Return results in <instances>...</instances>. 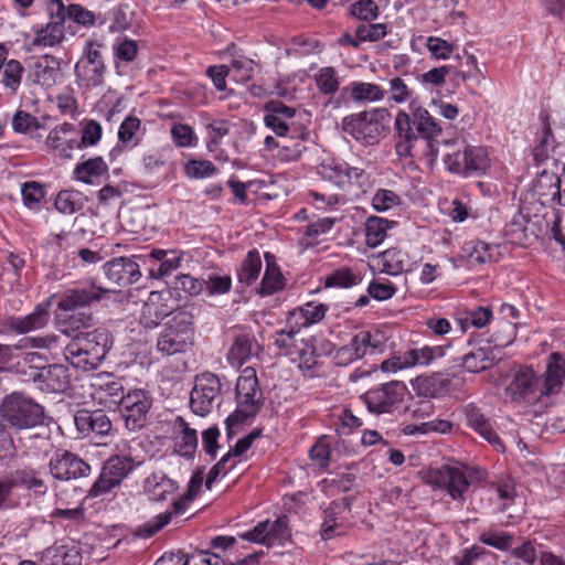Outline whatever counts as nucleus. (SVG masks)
<instances>
[{
	"label": "nucleus",
	"instance_id": "c756f323",
	"mask_svg": "<svg viewBox=\"0 0 565 565\" xmlns=\"http://www.w3.org/2000/svg\"><path fill=\"white\" fill-rule=\"evenodd\" d=\"M184 565H258V555L248 554L242 558L230 559L221 554L201 550L190 555L184 554Z\"/></svg>",
	"mask_w": 565,
	"mask_h": 565
},
{
	"label": "nucleus",
	"instance_id": "774afa93",
	"mask_svg": "<svg viewBox=\"0 0 565 565\" xmlns=\"http://www.w3.org/2000/svg\"><path fill=\"white\" fill-rule=\"evenodd\" d=\"M360 278L354 275L349 268H340L329 275L326 279V285L329 287L349 288L356 285Z\"/></svg>",
	"mask_w": 565,
	"mask_h": 565
},
{
	"label": "nucleus",
	"instance_id": "e433bc0d",
	"mask_svg": "<svg viewBox=\"0 0 565 565\" xmlns=\"http://www.w3.org/2000/svg\"><path fill=\"white\" fill-rule=\"evenodd\" d=\"M326 312L327 306L310 301L290 311L288 322L295 324L297 329L309 327L320 322L324 318Z\"/></svg>",
	"mask_w": 565,
	"mask_h": 565
},
{
	"label": "nucleus",
	"instance_id": "423d86ee",
	"mask_svg": "<svg viewBox=\"0 0 565 565\" xmlns=\"http://www.w3.org/2000/svg\"><path fill=\"white\" fill-rule=\"evenodd\" d=\"M236 398L238 407L225 420L228 430H231L233 426L243 424L247 419L253 418L263 404V393L258 385L256 371L253 367L244 369L238 376L236 382Z\"/></svg>",
	"mask_w": 565,
	"mask_h": 565
},
{
	"label": "nucleus",
	"instance_id": "9b49d317",
	"mask_svg": "<svg viewBox=\"0 0 565 565\" xmlns=\"http://www.w3.org/2000/svg\"><path fill=\"white\" fill-rule=\"evenodd\" d=\"M151 404V397L145 390L136 388L126 393L118 408L129 431H138L146 426Z\"/></svg>",
	"mask_w": 565,
	"mask_h": 565
},
{
	"label": "nucleus",
	"instance_id": "b1692460",
	"mask_svg": "<svg viewBox=\"0 0 565 565\" xmlns=\"http://www.w3.org/2000/svg\"><path fill=\"white\" fill-rule=\"evenodd\" d=\"M540 118L542 120V130L536 134V143L533 149L534 159L537 163L550 158L557 161V156L562 153L564 146L556 142L548 122V115L541 113Z\"/></svg>",
	"mask_w": 565,
	"mask_h": 565
},
{
	"label": "nucleus",
	"instance_id": "680f3d73",
	"mask_svg": "<svg viewBox=\"0 0 565 565\" xmlns=\"http://www.w3.org/2000/svg\"><path fill=\"white\" fill-rule=\"evenodd\" d=\"M349 13L363 21H372L379 17L380 10L374 0H359L349 8Z\"/></svg>",
	"mask_w": 565,
	"mask_h": 565
},
{
	"label": "nucleus",
	"instance_id": "4c0bfd02",
	"mask_svg": "<svg viewBox=\"0 0 565 565\" xmlns=\"http://www.w3.org/2000/svg\"><path fill=\"white\" fill-rule=\"evenodd\" d=\"M146 260L160 262L159 267L149 268V276L156 279L163 278L180 267L182 256L174 250L153 249L149 255L145 256Z\"/></svg>",
	"mask_w": 565,
	"mask_h": 565
},
{
	"label": "nucleus",
	"instance_id": "13d9d810",
	"mask_svg": "<svg viewBox=\"0 0 565 565\" xmlns=\"http://www.w3.org/2000/svg\"><path fill=\"white\" fill-rule=\"evenodd\" d=\"M14 486L21 484L28 489H32L40 494H44L46 492V486L44 481L38 476L36 471L33 469H20L17 470L13 478Z\"/></svg>",
	"mask_w": 565,
	"mask_h": 565
},
{
	"label": "nucleus",
	"instance_id": "052dcab7",
	"mask_svg": "<svg viewBox=\"0 0 565 565\" xmlns=\"http://www.w3.org/2000/svg\"><path fill=\"white\" fill-rule=\"evenodd\" d=\"M255 66L253 60L235 58L228 67L230 76L237 83H246L253 78Z\"/></svg>",
	"mask_w": 565,
	"mask_h": 565
},
{
	"label": "nucleus",
	"instance_id": "c03bdc74",
	"mask_svg": "<svg viewBox=\"0 0 565 565\" xmlns=\"http://www.w3.org/2000/svg\"><path fill=\"white\" fill-rule=\"evenodd\" d=\"M140 461H135L129 456H111L108 458L104 466L103 470L107 472V475L113 478L116 482L121 484L124 479L138 466Z\"/></svg>",
	"mask_w": 565,
	"mask_h": 565
},
{
	"label": "nucleus",
	"instance_id": "bf43d9fd",
	"mask_svg": "<svg viewBox=\"0 0 565 565\" xmlns=\"http://www.w3.org/2000/svg\"><path fill=\"white\" fill-rule=\"evenodd\" d=\"M305 135L306 134L302 132L300 138H294V137L286 138L281 142V146H279V150H278L279 158L285 161L298 160L301 157L303 150L306 149V147L303 145Z\"/></svg>",
	"mask_w": 565,
	"mask_h": 565
},
{
	"label": "nucleus",
	"instance_id": "ddd939ff",
	"mask_svg": "<svg viewBox=\"0 0 565 565\" xmlns=\"http://www.w3.org/2000/svg\"><path fill=\"white\" fill-rule=\"evenodd\" d=\"M242 540L265 545H282L291 536L288 518L280 515L276 520L259 522L252 530L238 535Z\"/></svg>",
	"mask_w": 565,
	"mask_h": 565
},
{
	"label": "nucleus",
	"instance_id": "6ab92c4d",
	"mask_svg": "<svg viewBox=\"0 0 565 565\" xmlns=\"http://www.w3.org/2000/svg\"><path fill=\"white\" fill-rule=\"evenodd\" d=\"M104 273L108 280L111 291H116L117 287H125L135 284L141 276L139 265L127 257H118L107 262L104 265Z\"/></svg>",
	"mask_w": 565,
	"mask_h": 565
},
{
	"label": "nucleus",
	"instance_id": "69168bd1",
	"mask_svg": "<svg viewBox=\"0 0 565 565\" xmlns=\"http://www.w3.org/2000/svg\"><path fill=\"white\" fill-rule=\"evenodd\" d=\"M81 206L78 194L73 191L63 190L56 195L55 207L63 214H73L78 211Z\"/></svg>",
	"mask_w": 565,
	"mask_h": 565
},
{
	"label": "nucleus",
	"instance_id": "a18cd8bd",
	"mask_svg": "<svg viewBox=\"0 0 565 565\" xmlns=\"http://www.w3.org/2000/svg\"><path fill=\"white\" fill-rule=\"evenodd\" d=\"M265 257L267 265L258 292L262 296H269L281 290L285 282L279 267L274 262H270V258H273L270 254L267 253Z\"/></svg>",
	"mask_w": 565,
	"mask_h": 565
},
{
	"label": "nucleus",
	"instance_id": "7ed1b4c3",
	"mask_svg": "<svg viewBox=\"0 0 565 565\" xmlns=\"http://www.w3.org/2000/svg\"><path fill=\"white\" fill-rule=\"evenodd\" d=\"M0 418L15 431L33 429L44 424V407L23 392L7 394L0 402Z\"/></svg>",
	"mask_w": 565,
	"mask_h": 565
},
{
	"label": "nucleus",
	"instance_id": "5fc2aeb1",
	"mask_svg": "<svg viewBox=\"0 0 565 565\" xmlns=\"http://www.w3.org/2000/svg\"><path fill=\"white\" fill-rule=\"evenodd\" d=\"M529 218L521 212H516L505 225V234L513 243H523L527 239Z\"/></svg>",
	"mask_w": 565,
	"mask_h": 565
},
{
	"label": "nucleus",
	"instance_id": "4468645a",
	"mask_svg": "<svg viewBox=\"0 0 565 565\" xmlns=\"http://www.w3.org/2000/svg\"><path fill=\"white\" fill-rule=\"evenodd\" d=\"M52 477L58 481H71L90 475V466L78 455L68 450H57L49 461Z\"/></svg>",
	"mask_w": 565,
	"mask_h": 565
},
{
	"label": "nucleus",
	"instance_id": "dca6fc26",
	"mask_svg": "<svg viewBox=\"0 0 565 565\" xmlns=\"http://www.w3.org/2000/svg\"><path fill=\"white\" fill-rule=\"evenodd\" d=\"M89 386L92 399L105 407L118 405L126 395L122 379L113 373L93 375Z\"/></svg>",
	"mask_w": 565,
	"mask_h": 565
},
{
	"label": "nucleus",
	"instance_id": "603ef678",
	"mask_svg": "<svg viewBox=\"0 0 565 565\" xmlns=\"http://www.w3.org/2000/svg\"><path fill=\"white\" fill-rule=\"evenodd\" d=\"M448 381L439 375L418 377L415 390L417 394L428 398H435L447 392Z\"/></svg>",
	"mask_w": 565,
	"mask_h": 565
},
{
	"label": "nucleus",
	"instance_id": "de8ad7c7",
	"mask_svg": "<svg viewBox=\"0 0 565 565\" xmlns=\"http://www.w3.org/2000/svg\"><path fill=\"white\" fill-rule=\"evenodd\" d=\"M344 90H350V95L355 102H379L385 96L379 85L365 82H352Z\"/></svg>",
	"mask_w": 565,
	"mask_h": 565
},
{
	"label": "nucleus",
	"instance_id": "a878e982",
	"mask_svg": "<svg viewBox=\"0 0 565 565\" xmlns=\"http://www.w3.org/2000/svg\"><path fill=\"white\" fill-rule=\"evenodd\" d=\"M75 132L73 124H63L52 129L46 138L47 149L62 159H71L73 151L78 149L77 140L70 135Z\"/></svg>",
	"mask_w": 565,
	"mask_h": 565
},
{
	"label": "nucleus",
	"instance_id": "473e14b6",
	"mask_svg": "<svg viewBox=\"0 0 565 565\" xmlns=\"http://www.w3.org/2000/svg\"><path fill=\"white\" fill-rule=\"evenodd\" d=\"M349 343L362 359L366 354L382 353L386 347V339L379 330H361L352 337Z\"/></svg>",
	"mask_w": 565,
	"mask_h": 565
},
{
	"label": "nucleus",
	"instance_id": "3c124183",
	"mask_svg": "<svg viewBox=\"0 0 565 565\" xmlns=\"http://www.w3.org/2000/svg\"><path fill=\"white\" fill-rule=\"evenodd\" d=\"M255 347L247 335L237 337L227 354L230 364L235 367L242 366L252 356Z\"/></svg>",
	"mask_w": 565,
	"mask_h": 565
},
{
	"label": "nucleus",
	"instance_id": "f704fd0d",
	"mask_svg": "<svg viewBox=\"0 0 565 565\" xmlns=\"http://www.w3.org/2000/svg\"><path fill=\"white\" fill-rule=\"evenodd\" d=\"M42 565H82V555L75 545H53L40 554Z\"/></svg>",
	"mask_w": 565,
	"mask_h": 565
},
{
	"label": "nucleus",
	"instance_id": "f3484780",
	"mask_svg": "<svg viewBox=\"0 0 565 565\" xmlns=\"http://www.w3.org/2000/svg\"><path fill=\"white\" fill-rule=\"evenodd\" d=\"M111 289V287H102L94 282L79 284L66 289L62 294L57 307L62 311H72L81 307H87L102 300Z\"/></svg>",
	"mask_w": 565,
	"mask_h": 565
},
{
	"label": "nucleus",
	"instance_id": "1a4fd4ad",
	"mask_svg": "<svg viewBox=\"0 0 565 565\" xmlns=\"http://www.w3.org/2000/svg\"><path fill=\"white\" fill-rule=\"evenodd\" d=\"M444 162L449 171L465 177L483 173L490 166L483 148L465 145L447 153Z\"/></svg>",
	"mask_w": 565,
	"mask_h": 565
},
{
	"label": "nucleus",
	"instance_id": "c85d7f7f",
	"mask_svg": "<svg viewBox=\"0 0 565 565\" xmlns=\"http://www.w3.org/2000/svg\"><path fill=\"white\" fill-rule=\"evenodd\" d=\"M96 319L92 312L77 311L58 320V330L64 335L73 339L77 337H84L90 332V329H95Z\"/></svg>",
	"mask_w": 565,
	"mask_h": 565
},
{
	"label": "nucleus",
	"instance_id": "9d476101",
	"mask_svg": "<svg viewBox=\"0 0 565 565\" xmlns=\"http://www.w3.org/2000/svg\"><path fill=\"white\" fill-rule=\"evenodd\" d=\"M542 381L532 367L521 366L505 387V394L515 403L534 404L543 396Z\"/></svg>",
	"mask_w": 565,
	"mask_h": 565
},
{
	"label": "nucleus",
	"instance_id": "79ce46f5",
	"mask_svg": "<svg viewBox=\"0 0 565 565\" xmlns=\"http://www.w3.org/2000/svg\"><path fill=\"white\" fill-rule=\"evenodd\" d=\"M395 224L396 222L383 217L369 216L364 225L366 246L375 248L381 245L387 235V231Z\"/></svg>",
	"mask_w": 565,
	"mask_h": 565
},
{
	"label": "nucleus",
	"instance_id": "0e129e2a",
	"mask_svg": "<svg viewBox=\"0 0 565 565\" xmlns=\"http://www.w3.org/2000/svg\"><path fill=\"white\" fill-rule=\"evenodd\" d=\"M401 204V198L393 191L379 189L372 198V206L377 212H385Z\"/></svg>",
	"mask_w": 565,
	"mask_h": 565
},
{
	"label": "nucleus",
	"instance_id": "412c9836",
	"mask_svg": "<svg viewBox=\"0 0 565 565\" xmlns=\"http://www.w3.org/2000/svg\"><path fill=\"white\" fill-rule=\"evenodd\" d=\"M296 109L285 105L280 100H270L265 104L264 122L279 137H287L291 126Z\"/></svg>",
	"mask_w": 565,
	"mask_h": 565
},
{
	"label": "nucleus",
	"instance_id": "49530a36",
	"mask_svg": "<svg viewBox=\"0 0 565 565\" xmlns=\"http://www.w3.org/2000/svg\"><path fill=\"white\" fill-rule=\"evenodd\" d=\"M262 269V258L257 249H252L247 253L245 259L242 262L241 268L237 273L238 281L250 286L254 284Z\"/></svg>",
	"mask_w": 565,
	"mask_h": 565
},
{
	"label": "nucleus",
	"instance_id": "4d7b16f0",
	"mask_svg": "<svg viewBox=\"0 0 565 565\" xmlns=\"http://www.w3.org/2000/svg\"><path fill=\"white\" fill-rule=\"evenodd\" d=\"M1 83L15 93L21 84L24 67L18 60L7 61L3 66Z\"/></svg>",
	"mask_w": 565,
	"mask_h": 565
},
{
	"label": "nucleus",
	"instance_id": "2eb2a0df",
	"mask_svg": "<svg viewBox=\"0 0 565 565\" xmlns=\"http://www.w3.org/2000/svg\"><path fill=\"white\" fill-rule=\"evenodd\" d=\"M317 173L322 179L333 183L341 189H345L352 185L361 188L366 180V174L363 169L349 167L348 163L338 161L335 159L323 160L317 167Z\"/></svg>",
	"mask_w": 565,
	"mask_h": 565
},
{
	"label": "nucleus",
	"instance_id": "7c9ffc66",
	"mask_svg": "<svg viewBox=\"0 0 565 565\" xmlns=\"http://www.w3.org/2000/svg\"><path fill=\"white\" fill-rule=\"evenodd\" d=\"M34 382L43 383V388L53 393L65 392L71 383L68 369L62 364H53L42 367L34 375Z\"/></svg>",
	"mask_w": 565,
	"mask_h": 565
},
{
	"label": "nucleus",
	"instance_id": "cd10ccee",
	"mask_svg": "<svg viewBox=\"0 0 565 565\" xmlns=\"http://www.w3.org/2000/svg\"><path fill=\"white\" fill-rule=\"evenodd\" d=\"M565 180H561L556 172L543 170L534 181V192L544 201L557 200L564 205Z\"/></svg>",
	"mask_w": 565,
	"mask_h": 565
},
{
	"label": "nucleus",
	"instance_id": "6e6552de",
	"mask_svg": "<svg viewBox=\"0 0 565 565\" xmlns=\"http://www.w3.org/2000/svg\"><path fill=\"white\" fill-rule=\"evenodd\" d=\"M407 393V387L403 382L391 381L370 388L361 398L370 413L391 414L401 405Z\"/></svg>",
	"mask_w": 565,
	"mask_h": 565
},
{
	"label": "nucleus",
	"instance_id": "c9c22d12",
	"mask_svg": "<svg viewBox=\"0 0 565 565\" xmlns=\"http://www.w3.org/2000/svg\"><path fill=\"white\" fill-rule=\"evenodd\" d=\"M190 501L191 500L188 499V495H184L179 500H174L172 504L173 511H166L163 513H160L153 520L138 526L136 530V535L141 539H149L153 536L156 533H158L161 529H163L167 524L170 523L174 514L183 513Z\"/></svg>",
	"mask_w": 565,
	"mask_h": 565
},
{
	"label": "nucleus",
	"instance_id": "37998d69",
	"mask_svg": "<svg viewBox=\"0 0 565 565\" xmlns=\"http://www.w3.org/2000/svg\"><path fill=\"white\" fill-rule=\"evenodd\" d=\"M458 64H452L451 81L459 85L468 79L480 81L481 71L478 66V61L473 55L465 54L463 57L457 56Z\"/></svg>",
	"mask_w": 565,
	"mask_h": 565
},
{
	"label": "nucleus",
	"instance_id": "e2e57ef3",
	"mask_svg": "<svg viewBox=\"0 0 565 565\" xmlns=\"http://www.w3.org/2000/svg\"><path fill=\"white\" fill-rule=\"evenodd\" d=\"M468 260L473 264H486L492 259L490 245L482 241L467 243Z\"/></svg>",
	"mask_w": 565,
	"mask_h": 565
},
{
	"label": "nucleus",
	"instance_id": "ea45409f",
	"mask_svg": "<svg viewBox=\"0 0 565 565\" xmlns=\"http://www.w3.org/2000/svg\"><path fill=\"white\" fill-rule=\"evenodd\" d=\"M377 258L381 260L382 271L388 275H398L407 271L411 266L408 254L396 247L380 253Z\"/></svg>",
	"mask_w": 565,
	"mask_h": 565
},
{
	"label": "nucleus",
	"instance_id": "5701e85b",
	"mask_svg": "<svg viewBox=\"0 0 565 565\" xmlns=\"http://www.w3.org/2000/svg\"><path fill=\"white\" fill-rule=\"evenodd\" d=\"M56 6V17L44 28L36 31L32 44L34 46L53 47L60 44L64 38L65 7L61 0H52L51 7Z\"/></svg>",
	"mask_w": 565,
	"mask_h": 565
},
{
	"label": "nucleus",
	"instance_id": "2f4dec72",
	"mask_svg": "<svg viewBox=\"0 0 565 565\" xmlns=\"http://www.w3.org/2000/svg\"><path fill=\"white\" fill-rule=\"evenodd\" d=\"M565 381V355L559 352L550 354L545 379L542 382L543 391L546 396L559 392Z\"/></svg>",
	"mask_w": 565,
	"mask_h": 565
},
{
	"label": "nucleus",
	"instance_id": "09e8293b",
	"mask_svg": "<svg viewBox=\"0 0 565 565\" xmlns=\"http://www.w3.org/2000/svg\"><path fill=\"white\" fill-rule=\"evenodd\" d=\"M404 354L406 359L405 364L408 365V367L428 365L435 358L443 356L445 354V348L425 345L422 348L411 349Z\"/></svg>",
	"mask_w": 565,
	"mask_h": 565
},
{
	"label": "nucleus",
	"instance_id": "4be33fe9",
	"mask_svg": "<svg viewBox=\"0 0 565 565\" xmlns=\"http://www.w3.org/2000/svg\"><path fill=\"white\" fill-rule=\"evenodd\" d=\"M51 301L46 300L35 306L34 310L24 317H10L6 326L12 332L25 334L43 329L50 321Z\"/></svg>",
	"mask_w": 565,
	"mask_h": 565
},
{
	"label": "nucleus",
	"instance_id": "a19ab883",
	"mask_svg": "<svg viewBox=\"0 0 565 565\" xmlns=\"http://www.w3.org/2000/svg\"><path fill=\"white\" fill-rule=\"evenodd\" d=\"M343 509L344 507L332 503L324 511V520L321 524V536L323 540H331L345 533L347 525L343 518L339 515Z\"/></svg>",
	"mask_w": 565,
	"mask_h": 565
},
{
	"label": "nucleus",
	"instance_id": "8fccbe9b",
	"mask_svg": "<svg viewBox=\"0 0 565 565\" xmlns=\"http://www.w3.org/2000/svg\"><path fill=\"white\" fill-rule=\"evenodd\" d=\"M108 170L107 163L102 157L88 159L76 166L75 178L84 183H92V178L100 177Z\"/></svg>",
	"mask_w": 565,
	"mask_h": 565
},
{
	"label": "nucleus",
	"instance_id": "864d4df0",
	"mask_svg": "<svg viewBox=\"0 0 565 565\" xmlns=\"http://www.w3.org/2000/svg\"><path fill=\"white\" fill-rule=\"evenodd\" d=\"M493 360L488 348H478L465 354L462 365L468 372L476 373L486 370Z\"/></svg>",
	"mask_w": 565,
	"mask_h": 565
},
{
	"label": "nucleus",
	"instance_id": "f257e3e1",
	"mask_svg": "<svg viewBox=\"0 0 565 565\" xmlns=\"http://www.w3.org/2000/svg\"><path fill=\"white\" fill-rule=\"evenodd\" d=\"M411 114L404 110L395 117V151L399 158L412 157V150L418 139L425 140L424 153L431 160L438 157L436 138L441 135V127L429 111L415 103L409 105Z\"/></svg>",
	"mask_w": 565,
	"mask_h": 565
},
{
	"label": "nucleus",
	"instance_id": "20e7f679",
	"mask_svg": "<svg viewBox=\"0 0 565 565\" xmlns=\"http://www.w3.org/2000/svg\"><path fill=\"white\" fill-rule=\"evenodd\" d=\"M482 479V472L469 467L444 465L425 472L427 484L446 490L452 500L463 502L468 488Z\"/></svg>",
	"mask_w": 565,
	"mask_h": 565
},
{
	"label": "nucleus",
	"instance_id": "aec40b11",
	"mask_svg": "<svg viewBox=\"0 0 565 565\" xmlns=\"http://www.w3.org/2000/svg\"><path fill=\"white\" fill-rule=\"evenodd\" d=\"M74 424L82 437L92 434L107 436L111 430V420L102 409H79L74 415Z\"/></svg>",
	"mask_w": 565,
	"mask_h": 565
},
{
	"label": "nucleus",
	"instance_id": "f03ea898",
	"mask_svg": "<svg viewBox=\"0 0 565 565\" xmlns=\"http://www.w3.org/2000/svg\"><path fill=\"white\" fill-rule=\"evenodd\" d=\"M111 347V333L105 328H95L86 335L71 340L63 354L75 369L90 371L102 364Z\"/></svg>",
	"mask_w": 565,
	"mask_h": 565
},
{
	"label": "nucleus",
	"instance_id": "72a5a7b5",
	"mask_svg": "<svg viewBox=\"0 0 565 565\" xmlns=\"http://www.w3.org/2000/svg\"><path fill=\"white\" fill-rule=\"evenodd\" d=\"M468 425L481 437L489 441L497 450L504 451V445L493 430L488 418L475 406L468 405L465 409Z\"/></svg>",
	"mask_w": 565,
	"mask_h": 565
},
{
	"label": "nucleus",
	"instance_id": "bb28decb",
	"mask_svg": "<svg viewBox=\"0 0 565 565\" xmlns=\"http://www.w3.org/2000/svg\"><path fill=\"white\" fill-rule=\"evenodd\" d=\"M174 451L182 457L192 458L196 451L199 439L195 429L185 419L178 416L172 425Z\"/></svg>",
	"mask_w": 565,
	"mask_h": 565
},
{
	"label": "nucleus",
	"instance_id": "0eeeda50",
	"mask_svg": "<svg viewBox=\"0 0 565 565\" xmlns=\"http://www.w3.org/2000/svg\"><path fill=\"white\" fill-rule=\"evenodd\" d=\"M193 317L188 311H178L169 319L159 334L157 349L164 355L185 352L192 345Z\"/></svg>",
	"mask_w": 565,
	"mask_h": 565
},
{
	"label": "nucleus",
	"instance_id": "a211bd4d",
	"mask_svg": "<svg viewBox=\"0 0 565 565\" xmlns=\"http://www.w3.org/2000/svg\"><path fill=\"white\" fill-rule=\"evenodd\" d=\"M106 66L102 53L92 43L75 65V75L85 87L99 86L104 81Z\"/></svg>",
	"mask_w": 565,
	"mask_h": 565
},
{
	"label": "nucleus",
	"instance_id": "f8f14e48",
	"mask_svg": "<svg viewBox=\"0 0 565 565\" xmlns=\"http://www.w3.org/2000/svg\"><path fill=\"white\" fill-rule=\"evenodd\" d=\"M222 385L218 377L210 372L195 376L194 387L190 395V406L194 414L207 415L218 405Z\"/></svg>",
	"mask_w": 565,
	"mask_h": 565
},
{
	"label": "nucleus",
	"instance_id": "58836bf2",
	"mask_svg": "<svg viewBox=\"0 0 565 565\" xmlns=\"http://www.w3.org/2000/svg\"><path fill=\"white\" fill-rule=\"evenodd\" d=\"M145 489L149 498L154 501L167 500L178 489L175 481L168 478L162 471L151 473L145 481Z\"/></svg>",
	"mask_w": 565,
	"mask_h": 565
},
{
	"label": "nucleus",
	"instance_id": "39448f33",
	"mask_svg": "<svg viewBox=\"0 0 565 565\" xmlns=\"http://www.w3.org/2000/svg\"><path fill=\"white\" fill-rule=\"evenodd\" d=\"M391 114L384 108H373L347 116L342 120V129L356 141L374 145L386 134Z\"/></svg>",
	"mask_w": 565,
	"mask_h": 565
},
{
	"label": "nucleus",
	"instance_id": "393cba45",
	"mask_svg": "<svg viewBox=\"0 0 565 565\" xmlns=\"http://www.w3.org/2000/svg\"><path fill=\"white\" fill-rule=\"evenodd\" d=\"M31 75L34 84L45 89L52 88L61 83L63 77L61 61L51 54H45L33 63Z\"/></svg>",
	"mask_w": 565,
	"mask_h": 565
},
{
	"label": "nucleus",
	"instance_id": "338daca9",
	"mask_svg": "<svg viewBox=\"0 0 565 565\" xmlns=\"http://www.w3.org/2000/svg\"><path fill=\"white\" fill-rule=\"evenodd\" d=\"M537 544L532 540H524L520 545L511 550V555L521 559L526 565H534L537 559Z\"/></svg>",
	"mask_w": 565,
	"mask_h": 565
},
{
	"label": "nucleus",
	"instance_id": "6e6d98bb",
	"mask_svg": "<svg viewBox=\"0 0 565 565\" xmlns=\"http://www.w3.org/2000/svg\"><path fill=\"white\" fill-rule=\"evenodd\" d=\"M315 83L323 95L334 94L340 86L338 73L331 66L321 67L315 74Z\"/></svg>",
	"mask_w": 565,
	"mask_h": 565
}]
</instances>
